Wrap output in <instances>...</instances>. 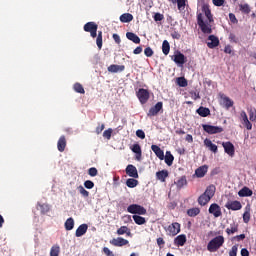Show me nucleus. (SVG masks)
Returning <instances> with one entry per match:
<instances>
[{
	"instance_id": "obj_7",
	"label": "nucleus",
	"mask_w": 256,
	"mask_h": 256,
	"mask_svg": "<svg viewBox=\"0 0 256 256\" xmlns=\"http://www.w3.org/2000/svg\"><path fill=\"white\" fill-rule=\"evenodd\" d=\"M171 59L176 65H185V63H187V57H185V54L181 53V51H177Z\"/></svg>"
},
{
	"instance_id": "obj_17",
	"label": "nucleus",
	"mask_w": 256,
	"mask_h": 256,
	"mask_svg": "<svg viewBox=\"0 0 256 256\" xmlns=\"http://www.w3.org/2000/svg\"><path fill=\"white\" fill-rule=\"evenodd\" d=\"M110 244L114 245V247H123L125 245H128L129 241L125 240L121 237H118V238H114V239L110 240Z\"/></svg>"
},
{
	"instance_id": "obj_53",
	"label": "nucleus",
	"mask_w": 256,
	"mask_h": 256,
	"mask_svg": "<svg viewBox=\"0 0 256 256\" xmlns=\"http://www.w3.org/2000/svg\"><path fill=\"white\" fill-rule=\"evenodd\" d=\"M240 119H241V123H243L249 119V117L247 116V112H245V110H242L240 112Z\"/></svg>"
},
{
	"instance_id": "obj_48",
	"label": "nucleus",
	"mask_w": 256,
	"mask_h": 256,
	"mask_svg": "<svg viewBox=\"0 0 256 256\" xmlns=\"http://www.w3.org/2000/svg\"><path fill=\"white\" fill-rule=\"evenodd\" d=\"M248 113H249V120L250 121H256V110L254 109H250L249 111H248Z\"/></svg>"
},
{
	"instance_id": "obj_44",
	"label": "nucleus",
	"mask_w": 256,
	"mask_h": 256,
	"mask_svg": "<svg viewBox=\"0 0 256 256\" xmlns=\"http://www.w3.org/2000/svg\"><path fill=\"white\" fill-rule=\"evenodd\" d=\"M78 191H79L81 196L89 197V191H87L83 186H79Z\"/></svg>"
},
{
	"instance_id": "obj_42",
	"label": "nucleus",
	"mask_w": 256,
	"mask_h": 256,
	"mask_svg": "<svg viewBox=\"0 0 256 256\" xmlns=\"http://www.w3.org/2000/svg\"><path fill=\"white\" fill-rule=\"evenodd\" d=\"M177 85L179 87H187V85H188L187 79H185V77H178L177 78Z\"/></svg>"
},
{
	"instance_id": "obj_38",
	"label": "nucleus",
	"mask_w": 256,
	"mask_h": 256,
	"mask_svg": "<svg viewBox=\"0 0 256 256\" xmlns=\"http://www.w3.org/2000/svg\"><path fill=\"white\" fill-rule=\"evenodd\" d=\"M171 51V45L169 44V41L164 40L162 43V52L167 55Z\"/></svg>"
},
{
	"instance_id": "obj_55",
	"label": "nucleus",
	"mask_w": 256,
	"mask_h": 256,
	"mask_svg": "<svg viewBox=\"0 0 256 256\" xmlns=\"http://www.w3.org/2000/svg\"><path fill=\"white\" fill-rule=\"evenodd\" d=\"M190 95L194 101H197V99H201V96L199 95V92L197 91H190Z\"/></svg>"
},
{
	"instance_id": "obj_20",
	"label": "nucleus",
	"mask_w": 256,
	"mask_h": 256,
	"mask_svg": "<svg viewBox=\"0 0 256 256\" xmlns=\"http://www.w3.org/2000/svg\"><path fill=\"white\" fill-rule=\"evenodd\" d=\"M169 177V171L168 170H161L156 172V179L158 181H161V183H165V180Z\"/></svg>"
},
{
	"instance_id": "obj_43",
	"label": "nucleus",
	"mask_w": 256,
	"mask_h": 256,
	"mask_svg": "<svg viewBox=\"0 0 256 256\" xmlns=\"http://www.w3.org/2000/svg\"><path fill=\"white\" fill-rule=\"evenodd\" d=\"M176 2H177L178 10L179 11H184L187 0H176Z\"/></svg>"
},
{
	"instance_id": "obj_39",
	"label": "nucleus",
	"mask_w": 256,
	"mask_h": 256,
	"mask_svg": "<svg viewBox=\"0 0 256 256\" xmlns=\"http://www.w3.org/2000/svg\"><path fill=\"white\" fill-rule=\"evenodd\" d=\"M59 253H61V248L58 245L52 246L50 256H59Z\"/></svg>"
},
{
	"instance_id": "obj_19",
	"label": "nucleus",
	"mask_w": 256,
	"mask_h": 256,
	"mask_svg": "<svg viewBox=\"0 0 256 256\" xmlns=\"http://www.w3.org/2000/svg\"><path fill=\"white\" fill-rule=\"evenodd\" d=\"M122 71H125V65L112 64L108 67L109 73H121Z\"/></svg>"
},
{
	"instance_id": "obj_6",
	"label": "nucleus",
	"mask_w": 256,
	"mask_h": 256,
	"mask_svg": "<svg viewBox=\"0 0 256 256\" xmlns=\"http://www.w3.org/2000/svg\"><path fill=\"white\" fill-rule=\"evenodd\" d=\"M136 96L138 97V100L140 101V103L142 105H145V103H147V101H149V90L145 89V88H140L137 92H136Z\"/></svg>"
},
{
	"instance_id": "obj_58",
	"label": "nucleus",
	"mask_w": 256,
	"mask_h": 256,
	"mask_svg": "<svg viewBox=\"0 0 256 256\" xmlns=\"http://www.w3.org/2000/svg\"><path fill=\"white\" fill-rule=\"evenodd\" d=\"M136 136L139 139H145V132L143 130L139 129V130L136 131Z\"/></svg>"
},
{
	"instance_id": "obj_34",
	"label": "nucleus",
	"mask_w": 256,
	"mask_h": 256,
	"mask_svg": "<svg viewBox=\"0 0 256 256\" xmlns=\"http://www.w3.org/2000/svg\"><path fill=\"white\" fill-rule=\"evenodd\" d=\"M239 9L241 13H244L245 15H249V13H251V6H249V4H240Z\"/></svg>"
},
{
	"instance_id": "obj_13",
	"label": "nucleus",
	"mask_w": 256,
	"mask_h": 256,
	"mask_svg": "<svg viewBox=\"0 0 256 256\" xmlns=\"http://www.w3.org/2000/svg\"><path fill=\"white\" fill-rule=\"evenodd\" d=\"M222 147L224 148L225 153L233 157L235 155V146L231 142H223Z\"/></svg>"
},
{
	"instance_id": "obj_4",
	"label": "nucleus",
	"mask_w": 256,
	"mask_h": 256,
	"mask_svg": "<svg viewBox=\"0 0 256 256\" xmlns=\"http://www.w3.org/2000/svg\"><path fill=\"white\" fill-rule=\"evenodd\" d=\"M203 131L208 133V135H217L218 133H223L224 129L221 126H213L209 124H202Z\"/></svg>"
},
{
	"instance_id": "obj_33",
	"label": "nucleus",
	"mask_w": 256,
	"mask_h": 256,
	"mask_svg": "<svg viewBox=\"0 0 256 256\" xmlns=\"http://www.w3.org/2000/svg\"><path fill=\"white\" fill-rule=\"evenodd\" d=\"M87 233V225H80L76 230V237H83Z\"/></svg>"
},
{
	"instance_id": "obj_50",
	"label": "nucleus",
	"mask_w": 256,
	"mask_h": 256,
	"mask_svg": "<svg viewBox=\"0 0 256 256\" xmlns=\"http://www.w3.org/2000/svg\"><path fill=\"white\" fill-rule=\"evenodd\" d=\"M98 173L99 172L97 171V168H95V167L88 169V175H90V177H97Z\"/></svg>"
},
{
	"instance_id": "obj_22",
	"label": "nucleus",
	"mask_w": 256,
	"mask_h": 256,
	"mask_svg": "<svg viewBox=\"0 0 256 256\" xmlns=\"http://www.w3.org/2000/svg\"><path fill=\"white\" fill-rule=\"evenodd\" d=\"M204 145L209 149V151H212V153H217L218 151L217 145L213 144V142L209 140V138H206L204 140Z\"/></svg>"
},
{
	"instance_id": "obj_35",
	"label": "nucleus",
	"mask_w": 256,
	"mask_h": 256,
	"mask_svg": "<svg viewBox=\"0 0 256 256\" xmlns=\"http://www.w3.org/2000/svg\"><path fill=\"white\" fill-rule=\"evenodd\" d=\"M73 89L76 93H80L81 95H85V88H83V85L81 83H75L73 86Z\"/></svg>"
},
{
	"instance_id": "obj_15",
	"label": "nucleus",
	"mask_w": 256,
	"mask_h": 256,
	"mask_svg": "<svg viewBox=\"0 0 256 256\" xmlns=\"http://www.w3.org/2000/svg\"><path fill=\"white\" fill-rule=\"evenodd\" d=\"M151 150L153 151V153H155L156 157L160 159V161H163V159H165V152H163L161 147H159L158 145L153 144L151 146Z\"/></svg>"
},
{
	"instance_id": "obj_30",
	"label": "nucleus",
	"mask_w": 256,
	"mask_h": 256,
	"mask_svg": "<svg viewBox=\"0 0 256 256\" xmlns=\"http://www.w3.org/2000/svg\"><path fill=\"white\" fill-rule=\"evenodd\" d=\"M121 23H131L133 21V14L131 13H124L120 16Z\"/></svg>"
},
{
	"instance_id": "obj_64",
	"label": "nucleus",
	"mask_w": 256,
	"mask_h": 256,
	"mask_svg": "<svg viewBox=\"0 0 256 256\" xmlns=\"http://www.w3.org/2000/svg\"><path fill=\"white\" fill-rule=\"evenodd\" d=\"M241 255H242V256H249V250H247L246 248H243V249L241 250Z\"/></svg>"
},
{
	"instance_id": "obj_47",
	"label": "nucleus",
	"mask_w": 256,
	"mask_h": 256,
	"mask_svg": "<svg viewBox=\"0 0 256 256\" xmlns=\"http://www.w3.org/2000/svg\"><path fill=\"white\" fill-rule=\"evenodd\" d=\"M242 125H244L247 131H251V129H253V124H251V121H249V119L244 120V122H242Z\"/></svg>"
},
{
	"instance_id": "obj_29",
	"label": "nucleus",
	"mask_w": 256,
	"mask_h": 256,
	"mask_svg": "<svg viewBox=\"0 0 256 256\" xmlns=\"http://www.w3.org/2000/svg\"><path fill=\"white\" fill-rule=\"evenodd\" d=\"M222 101H223V105L226 109H231V107H233V105L235 104L233 102V100H231V98L227 97V96H222L221 97Z\"/></svg>"
},
{
	"instance_id": "obj_1",
	"label": "nucleus",
	"mask_w": 256,
	"mask_h": 256,
	"mask_svg": "<svg viewBox=\"0 0 256 256\" xmlns=\"http://www.w3.org/2000/svg\"><path fill=\"white\" fill-rule=\"evenodd\" d=\"M202 12L204 13L207 21L203 20V14L197 13V24L201 29L202 33L205 35H211L213 33V28H211V23H214L213 14H211V8H209V4L202 5Z\"/></svg>"
},
{
	"instance_id": "obj_40",
	"label": "nucleus",
	"mask_w": 256,
	"mask_h": 256,
	"mask_svg": "<svg viewBox=\"0 0 256 256\" xmlns=\"http://www.w3.org/2000/svg\"><path fill=\"white\" fill-rule=\"evenodd\" d=\"M117 233L119 235H126L129 237V235H131V231H129V228H127V226H122L117 230Z\"/></svg>"
},
{
	"instance_id": "obj_21",
	"label": "nucleus",
	"mask_w": 256,
	"mask_h": 256,
	"mask_svg": "<svg viewBox=\"0 0 256 256\" xmlns=\"http://www.w3.org/2000/svg\"><path fill=\"white\" fill-rule=\"evenodd\" d=\"M126 37L127 39H129V41H132V43H135L136 45H139V43H141V38H139V36H137V34L133 32H127Z\"/></svg>"
},
{
	"instance_id": "obj_32",
	"label": "nucleus",
	"mask_w": 256,
	"mask_h": 256,
	"mask_svg": "<svg viewBox=\"0 0 256 256\" xmlns=\"http://www.w3.org/2000/svg\"><path fill=\"white\" fill-rule=\"evenodd\" d=\"M126 185L130 189H135V187H137L139 185V181L135 178H129L126 180Z\"/></svg>"
},
{
	"instance_id": "obj_9",
	"label": "nucleus",
	"mask_w": 256,
	"mask_h": 256,
	"mask_svg": "<svg viewBox=\"0 0 256 256\" xmlns=\"http://www.w3.org/2000/svg\"><path fill=\"white\" fill-rule=\"evenodd\" d=\"M167 235H170L171 237H175L180 231H181V226L180 225H166L164 227Z\"/></svg>"
},
{
	"instance_id": "obj_8",
	"label": "nucleus",
	"mask_w": 256,
	"mask_h": 256,
	"mask_svg": "<svg viewBox=\"0 0 256 256\" xmlns=\"http://www.w3.org/2000/svg\"><path fill=\"white\" fill-rule=\"evenodd\" d=\"M163 111V102H157L154 107H151L147 113L148 117H155L159 112Z\"/></svg>"
},
{
	"instance_id": "obj_51",
	"label": "nucleus",
	"mask_w": 256,
	"mask_h": 256,
	"mask_svg": "<svg viewBox=\"0 0 256 256\" xmlns=\"http://www.w3.org/2000/svg\"><path fill=\"white\" fill-rule=\"evenodd\" d=\"M250 220H251V213L249 211H245L243 214L244 223H249Z\"/></svg>"
},
{
	"instance_id": "obj_41",
	"label": "nucleus",
	"mask_w": 256,
	"mask_h": 256,
	"mask_svg": "<svg viewBox=\"0 0 256 256\" xmlns=\"http://www.w3.org/2000/svg\"><path fill=\"white\" fill-rule=\"evenodd\" d=\"M133 219H134V222L136 223V225H144V223H145V218H143L142 216L134 215Z\"/></svg>"
},
{
	"instance_id": "obj_57",
	"label": "nucleus",
	"mask_w": 256,
	"mask_h": 256,
	"mask_svg": "<svg viewBox=\"0 0 256 256\" xmlns=\"http://www.w3.org/2000/svg\"><path fill=\"white\" fill-rule=\"evenodd\" d=\"M103 253L106 256H115V254L113 253V251H111L108 247H104L103 248Z\"/></svg>"
},
{
	"instance_id": "obj_28",
	"label": "nucleus",
	"mask_w": 256,
	"mask_h": 256,
	"mask_svg": "<svg viewBox=\"0 0 256 256\" xmlns=\"http://www.w3.org/2000/svg\"><path fill=\"white\" fill-rule=\"evenodd\" d=\"M175 185L177 189H183L187 185V177L181 176L176 182Z\"/></svg>"
},
{
	"instance_id": "obj_56",
	"label": "nucleus",
	"mask_w": 256,
	"mask_h": 256,
	"mask_svg": "<svg viewBox=\"0 0 256 256\" xmlns=\"http://www.w3.org/2000/svg\"><path fill=\"white\" fill-rule=\"evenodd\" d=\"M165 19V16L163 15V14H161V13H156L155 15H154V21H163Z\"/></svg>"
},
{
	"instance_id": "obj_63",
	"label": "nucleus",
	"mask_w": 256,
	"mask_h": 256,
	"mask_svg": "<svg viewBox=\"0 0 256 256\" xmlns=\"http://www.w3.org/2000/svg\"><path fill=\"white\" fill-rule=\"evenodd\" d=\"M229 256H237V246H233L229 252Z\"/></svg>"
},
{
	"instance_id": "obj_2",
	"label": "nucleus",
	"mask_w": 256,
	"mask_h": 256,
	"mask_svg": "<svg viewBox=\"0 0 256 256\" xmlns=\"http://www.w3.org/2000/svg\"><path fill=\"white\" fill-rule=\"evenodd\" d=\"M217 188H215V185L211 184L209 185L205 192L198 197V205H201V207H205L213 197H215V191Z\"/></svg>"
},
{
	"instance_id": "obj_54",
	"label": "nucleus",
	"mask_w": 256,
	"mask_h": 256,
	"mask_svg": "<svg viewBox=\"0 0 256 256\" xmlns=\"http://www.w3.org/2000/svg\"><path fill=\"white\" fill-rule=\"evenodd\" d=\"M212 3L215 7H223V5H225V0H212Z\"/></svg>"
},
{
	"instance_id": "obj_26",
	"label": "nucleus",
	"mask_w": 256,
	"mask_h": 256,
	"mask_svg": "<svg viewBox=\"0 0 256 256\" xmlns=\"http://www.w3.org/2000/svg\"><path fill=\"white\" fill-rule=\"evenodd\" d=\"M96 29H98V26L95 22H88L84 25V31L86 33H91V31H95Z\"/></svg>"
},
{
	"instance_id": "obj_62",
	"label": "nucleus",
	"mask_w": 256,
	"mask_h": 256,
	"mask_svg": "<svg viewBox=\"0 0 256 256\" xmlns=\"http://www.w3.org/2000/svg\"><path fill=\"white\" fill-rule=\"evenodd\" d=\"M105 129V124H101V126H98L96 128V133L97 135H101V133H103V130Z\"/></svg>"
},
{
	"instance_id": "obj_61",
	"label": "nucleus",
	"mask_w": 256,
	"mask_h": 256,
	"mask_svg": "<svg viewBox=\"0 0 256 256\" xmlns=\"http://www.w3.org/2000/svg\"><path fill=\"white\" fill-rule=\"evenodd\" d=\"M134 55H141L143 53V47L138 46L133 50Z\"/></svg>"
},
{
	"instance_id": "obj_49",
	"label": "nucleus",
	"mask_w": 256,
	"mask_h": 256,
	"mask_svg": "<svg viewBox=\"0 0 256 256\" xmlns=\"http://www.w3.org/2000/svg\"><path fill=\"white\" fill-rule=\"evenodd\" d=\"M84 187L86 189H93V187H95V183L93 181H91V180H86L84 182Z\"/></svg>"
},
{
	"instance_id": "obj_5",
	"label": "nucleus",
	"mask_w": 256,
	"mask_h": 256,
	"mask_svg": "<svg viewBox=\"0 0 256 256\" xmlns=\"http://www.w3.org/2000/svg\"><path fill=\"white\" fill-rule=\"evenodd\" d=\"M127 211L128 213H132V215H145L147 213V209L138 204H131L128 206Z\"/></svg>"
},
{
	"instance_id": "obj_59",
	"label": "nucleus",
	"mask_w": 256,
	"mask_h": 256,
	"mask_svg": "<svg viewBox=\"0 0 256 256\" xmlns=\"http://www.w3.org/2000/svg\"><path fill=\"white\" fill-rule=\"evenodd\" d=\"M229 19H230L231 23H234V24L239 23V20H237V17L233 13L229 14Z\"/></svg>"
},
{
	"instance_id": "obj_60",
	"label": "nucleus",
	"mask_w": 256,
	"mask_h": 256,
	"mask_svg": "<svg viewBox=\"0 0 256 256\" xmlns=\"http://www.w3.org/2000/svg\"><path fill=\"white\" fill-rule=\"evenodd\" d=\"M112 38L114 39L115 43H117V45H121V37L119 34H113Z\"/></svg>"
},
{
	"instance_id": "obj_11",
	"label": "nucleus",
	"mask_w": 256,
	"mask_h": 256,
	"mask_svg": "<svg viewBox=\"0 0 256 256\" xmlns=\"http://www.w3.org/2000/svg\"><path fill=\"white\" fill-rule=\"evenodd\" d=\"M225 207L230 211H239L243 206L241 205V202L235 200V201H228Z\"/></svg>"
},
{
	"instance_id": "obj_52",
	"label": "nucleus",
	"mask_w": 256,
	"mask_h": 256,
	"mask_svg": "<svg viewBox=\"0 0 256 256\" xmlns=\"http://www.w3.org/2000/svg\"><path fill=\"white\" fill-rule=\"evenodd\" d=\"M131 151L133 153H140L141 152V145L139 144H133L132 147H131Z\"/></svg>"
},
{
	"instance_id": "obj_23",
	"label": "nucleus",
	"mask_w": 256,
	"mask_h": 256,
	"mask_svg": "<svg viewBox=\"0 0 256 256\" xmlns=\"http://www.w3.org/2000/svg\"><path fill=\"white\" fill-rule=\"evenodd\" d=\"M196 113L200 115V117H209L211 115V110L207 107L200 106L197 110Z\"/></svg>"
},
{
	"instance_id": "obj_25",
	"label": "nucleus",
	"mask_w": 256,
	"mask_h": 256,
	"mask_svg": "<svg viewBox=\"0 0 256 256\" xmlns=\"http://www.w3.org/2000/svg\"><path fill=\"white\" fill-rule=\"evenodd\" d=\"M174 243L178 247H183L187 243V237L185 235H179L175 238Z\"/></svg>"
},
{
	"instance_id": "obj_37",
	"label": "nucleus",
	"mask_w": 256,
	"mask_h": 256,
	"mask_svg": "<svg viewBox=\"0 0 256 256\" xmlns=\"http://www.w3.org/2000/svg\"><path fill=\"white\" fill-rule=\"evenodd\" d=\"M200 213H201V209L197 207L188 209L187 211V215H189V217H197V215H199Z\"/></svg>"
},
{
	"instance_id": "obj_45",
	"label": "nucleus",
	"mask_w": 256,
	"mask_h": 256,
	"mask_svg": "<svg viewBox=\"0 0 256 256\" xmlns=\"http://www.w3.org/2000/svg\"><path fill=\"white\" fill-rule=\"evenodd\" d=\"M154 53L155 52L153 51V49L151 47H147L144 49V55L146 57H153Z\"/></svg>"
},
{
	"instance_id": "obj_18",
	"label": "nucleus",
	"mask_w": 256,
	"mask_h": 256,
	"mask_svg": "<svg viewBox=\"0 0 256 256\" xmlns=\"http://www.w3.org/2000/svg\"><path fill=\"white\" fill-rule=\"evenodd\" d=\"M65 147H67V138H65V135H62L57 142V149L60 153H63V151H65Z\"/></svg>"
},
{
	"instance_id": "obj_36",
	"label": "nucleus",
	"mask_w": 256,
	"mask_h": 256,
	"mask_svg": "<svg viewBox=\"0 0 256 256\" xmlns=\"http://www.w3.org/2000/svg\"><path fill=\"white\" fill-rule=\"evenodd\" d=\"M96 45L98 49H103V32L99 31L96 38Z\"/></svg>"
},
{
	"instance_id": "obj_27",
	"label": "nucleus",
	"mask_w": 256,
	"mask_h": 256,
	"mask_svg": "<svg viewBox=\"0 0 256 256\" xmlns=\"http://www.w3.org/2000/svg\"><path fill=\"white\" fill-rule=\"evenodd\" d=\"M164 160L166 165H168V167H171V165H173V161H175V157L173 156V154H171V151H167L166 155L164 156Z\"/></svg>"
},
{
	"instance_id": "obj_12",
	"label": "nucleus",
	"mask_w": 256,
	"mask_h": 256,
	"mask_svg": "<svg viewBox=\"0 0 256 256\" xmlns=\"http://www.w3.org/2000/svg\"><path fill=\"white\" fill-rule=\"evenodd\" d=\"M126 174L133 179H139V172H137V167L130 164L126 167Z\"/></svg>"
},
{
	"instance_id": "obj_24",
	"label": "nucleus",
	"mask_w": 256,
	"mask_h": 256,
	"mask_svg": "<svg viewBox=\"0 0 256 256\" xmlns=\"http://www.w3.org/2000/svg\"><path fill=\"white\" fill-rule=\"evenodd\" d=\"M239 197H251L253 195V190L249 189V187L244 186L239 192Z\"/></svg>"
},
{
	"instance_id": "obj_16",
	"label": "nucleus",
	"mask_w": 256,
	"mask_h": 256,
	"mask_svg": "<svg viewBox=\"0 0 256 256\" xmlns=\"http://www.w3.org/2000/svg\"><path fill=\"white\" fill-rule=\"evenodd\" d=\"M207 171H209V166L203 165V166L198 167L195 170V175H196V177L201 179V178L205 177V175H207Z\"/></svg>"
},
{
	"instance_id": "obj_14",
	"label": "nucleus",
	"mask_w": 256,
	"mask_h": 256,
	"mask_svg": "<svg viewBox=\"0 0 256 256\" xmlns=\"http://www.w3.org/2000/svg\"><path fill=\"white\" fill-rule=\"evenodd\" d=\"M207 47L209 49H215V47H219V38L215 35L208 36Z\"/></svg>"
},
{
	"instance_id": "obj_46",
	"label": "nucleus",
	"mask_w": 256,
	"mask_h": 256,
	"mask_svg": "<svg viewBox=\"0 0 256 256\" xmlns=\"http://www.w3.org/2000/svg\"><path fill=\"white\" fill-rule=\"evenodd\" d=\"M113 134V129L109 128L103 132V137L105 139H111V135Z\"/></svg>"
},
{
	"instance_id": "obj_3",
	"label": "nucleus",
	"mask_w": 256,
	"mask_h": 256,
	"mask_svg": "<svg viewBox=\"0 0 256 256\" xmlns=\"http://www.w3.org/2000/svg\"><path fill=\"white\" fill-rule=\"evenodd\" d=\"M223 243H225V238L223 236H217L208 243L207 249L210 253H215V251L223 247Z\"/></svg>"
},
{
	"instance_id": "obj_10",
	"label": "nucleus",
	"mask_w": 256,
	"mask_h": 256,
	"mask_svg": "<svg viewBox=\"0 0 256 256\" xmlns=\"http://www.w3.org/2000/svg\"><path fill=\"white\" fill-rule=\"evenodd\" d=\"M208 211L210 215H214V217H221V215H223L221 212V206H219L217 203L211 204Z\"/></svg>"
},
{
	"instance_id": "obj_31",
	"label": "nucleus",
	"mask_w": 256,
	"mask_h": 256,
	"mask_svg": "<svg viewBox=\"0 0 256 256\" xmlns=\"http://www.w3.org/2000/svg\"><path fill=\"white\" fill-rule=\"evenodd\" d=\"M38 209L42 215H46V213H49L51 211V206L49 204H39L38 203Z\"/></svg>"
}]
</instances>
